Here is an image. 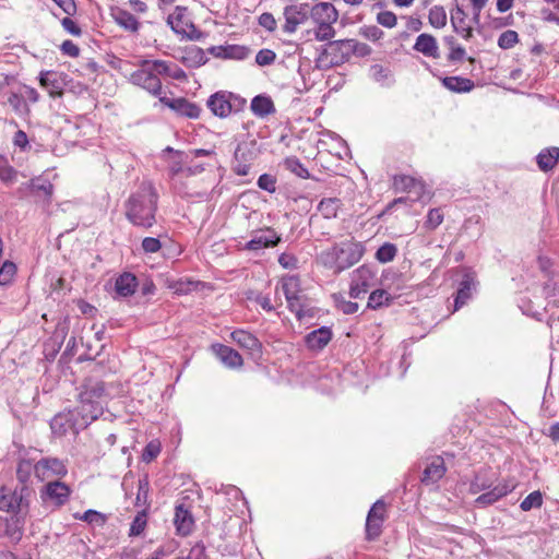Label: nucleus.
<instances>
[{
	"instance_id": "nucleus-1",
	"label": "nucleus",
	"mask_w": 559,
	"mask_h": 559,
	"mask_svg": "<svg viewBox=\"0 0 559 559\" xmlns=\"http://www.w3.org/2000/svg\"><path fill=\"white\" fill-rule=\"evenodd\" d=\"M158 193L152 182L143 181L124 203V215L135 227L148 229L156 224Z\"/></svg>"
},
{
	"instance_id": "nucleus-2",
	"label": "nucleus",
	"mask_w": 559,
	"mask_h": 559,
	"mask_svg": "<svg viewBox=\"0 0 559 559\" xmlns=\"http://www.w3.org/2000/svg\"><path fill=\"white\" fill-rule=\"evenodd\" d=\"M362 254L364 247L360 243L345 240L323 250L318 255V261L324 267L333 270L334 273H341L356 264Z\"/></svg>"
},
{
	"instance_id": "nucleus-3",
	"label": "nucleus",
	"mask_w": 559,
	"mask_h": 559,
	"mask_svg": "<svg viewBox=\"0 0 559 559\" xmlns=\"http://www.w3.org/2000/svg\"><path fill=\"white\" fill-rule=\"evenodd\" d=\"M393 189L395 192L404 191L407 193V195L394 199L390 204L386 205V212L397 204H408L417 201H425V186L423 182L415 180L413 177L405 175L395 176L393 179Z\"/></svg>"
},
{
	"instance_id": "nucleus-4",
	"label": "nucleus",
	"mask_w": 559,
	"mask_h": 559,
	"mask_svg": "<svg viewBox=\"0 0 559 559\" xmlns=\"http://www.w3.org/2000/svg\"><path fill=\"white\" fill-rule=\"evenodd\" d=\"M71 492V488L63 481H48L40 490V499L44 503L61 508L69 501Z\"/></svg>"
},
{
	"instance_id": "nucleus-5",
	"label": "nucleus",
	"mask_w": 559,
	"mask_h": 559,
	"mask_svg": "<svg viewBox=\"0 0 559 559\" xmlns=\"http://www.w3.org/2000/svg\"><path fill=\"white\" fill-rule=\"evenodd\" d=\"M353 49L361 56L370 52V48L367 45H353V40H334L328 44L324 53L332 56V62L337 64L347 60Z\"/></svg>"
},
{
	"instance_id": "nucleus-6",
	"label": "nucleus",
	"mask_w": 559,
	"mask_h": 559,
	"mask_svg": "<svg viewBox=\"0 0 559 559\" xmlns=\"http://www.w3.org/2000/svg\"><path fill=\"white\" fill-rule=\"evenodd\" d=\"M310 14L308 3L289 4L284 8L283 15L285 24L283 31L287 34H294L300 24H304Z\"/></svg>"
},
{
	"instance_id": "nucleus-7",
	"label": "nucleus",
	"mask_w": 559,
	"mask_h": 559,
	"mask_svg": "<svg viewBox=\"0 0 559 559\" xmlns=\"http://www.w3.org/2000/svg\"><path fill=\"white\" fill-rule=\"evenodd\" d=\"M20 192L33 197L35 202H50L53 192V185L46 178L37 177L23 183Z\"/></svg>"
},
{
	"instance_id": "nucleus-8",
	"label": "nucleus",
	"mask_w": 559,
	"mask_h": 559,
	"mask_svg": "<svg viewBox=\"0 0 559 559\" xmlns=\"http://www.w3.org/2000/svg\"><path fill=\"white\" fill-rule=\"evenodd\" d=\"M130 82L134 85L141 86L154 96H160L162 82L159 78L153 73L148 66L141 64V69L134 71L130 75Z\"/></svg>"
},
{
	"instance_id": "nucleus-9",
	"label": "nucleus",
	"mask_w": 559,
	"mask_h": 559,
	"mask_svg": "<svg viewBox=\"0 0 559 559\" xmlns=\"http://www.w3.org/2000/svg\"><path fill=\"white\" fill-rule=\"evenodd\" d=\"M35 476L45 480L50 476L64 477L68 474V468L64 462L58 457H44L34 464Z\"/></svg>"
},
{
	"instance_id": "nucleus-10",
	"label": "nucleus",
	"mask_w": 559,
	"mask_h": 559,
	"mask_svg": "<svg viewBox=\"0 0 559 559\" xmlns=\"http://www.w3.org/2000/svg\"><path fill=\"white\" fill-rule=\"evenodd\" d=\"M376 283L374 273L372 270L362 265L357 269L352 275V283L349 296L352 298H359L361 294H366Z\"/></svg>"
},
{
	"instance_id": "nucleus-11",
	"label": "nucleus",
	"mask_w": 559,
	"mask_h": 559,
	"mask_svg": "<svg viewBox=\"0 0 559 559\" xmlns=\"http://www.w3.org/2000/svg\"><path fill=\"white\" fill-rule=\"evenodd\" d=\"M159 102L182 117L197 119L201 114L200 106L185 97L169 98L167 96H159Z\"/></svg>"
},
{
	"instance_id": "nucleus-12",
	"label": "nucleus",
	"mask_w": 559,
	"mask_h": 559,
	"mask_svg": "<svg viewBox=\"0 0 559 559\" xmlns=\"http://www.w3.org/2000/svg\"><path fill=\"white\" fill-rule=\"evenodd\" d=\"M231 340L253 358L262 357V343L252 333L245 330H235L230 334Z\"/></svg>"
},
{
	"instance_id": "nucleus-13",
	"label": "nucleus",
	"mask_w": 559,
	"mask_h": 559,
	"mask_svg": "<svg viewBox=\"0 0 559 559\" xmlns=\"http://www.w3.org/2000/svg\"><path fill=\"white\" fill-rule=\"evenodd\" d=\"M231 93L219 91L211 95L206 102L207 108L211 112L219 118H226L233 112V105L230 104Z\"/></svg>"
},
{
	"instance_id": "nucleus-14",
	"label": "nucleus",
	"mask_w": 559,
	"mask_h": 559,
	"mask_svg": "<svg viewBox=\"0 0 559 559\" xmlns=\"http://www.w3.org/2000/svg\"><path fill=\"white\" fill-rule=\"evenodd\" d=\"M13 80V76L4 75L3 80L0 82V95L1 97H5V103L9 104L14 112L19 116H25L29 114V107L26 104L24 96L15 93L10 92L9 94L5 93L4 87L10 85L11 81Z\"/></svg>"
},
{
	"instance_id": "nucleus-15",
	"label": "nucleus",
	"mask_w": 559,
	"mask_h": 559,
	"mask_svg": "<svg viewBox=\"0 0 559 559\" xmlns=\"http://www.w3.org/2000/svg\"><path fill=\"white\" fill-rule=\"evenodd\" d=\"M33 493L34 490L28 485H20L12 489V514L28 515Z\"/></svg>"
},
{
	"instance_id": "nucleus-16",
	"label": "nucleus",
	"mask_w": 559,
	"mask_h": 559,
	"mask_svg": "<svg viewBox=\"0 0 559 559\" xmlns=\"http://www.w3.org/2000/svg\"><path fill=\"white\" fill-rule=\"evenodd\" d=\"M384 509V499L380 498L376 501L370 509L366 520V536L367 539L372 540L380 536L382 532L383 514L378 515L377 511Z\"/></svg>"
},
{
	"instance_id": "nucleus-17",
	"label": "nucleus",
	"mask_w": 559,
	"mask_h": 559,
	"mask_svg": "<svg viewBox=\"0 0 559 559\" xmlns=\"http://www.w3.org/2000/svg\"><path fill=\"white\" fill-rule=\"evenodd\" d=\"M212 352L224 366L230 369L240 368L243 365L241 355L234 348L224 344H213Z\"/></svg>"
},
{
	"instance_id": "nucleus-18",
	"label": "nucleus",
	"mask_w": 559,
	"mask_h": 559,
	"mask_svg": "<svg viewBox=\"0 0 559 559\" xmlns=\"http://www.w3.org/2000/svg\"><path fill=\"white\" fill-rule=\"evenodd\" d=\"M445 472L443 459L441 456H433L427 463L420 480L425 485H433L444 476Z\"/></svg>"
},
{
	"instance_id": "nucleus-19",
	"label": "nucleus",
	"mask_w": 559,
	"mask_h": 559,
	"mask_svg": "<svg viewBox=\"0 0 559 559\" xmlns=\"http://www.w3.org/2000/svg\"><path fill=\"white\" fill-rule=\"evenodd\" d=\"M174 524L177 533L181 536L189 535L194 527L193 515L183 503L177 504L175 508Z\"/></svg>"
},
{
	"instance_id": "nucleus-20",
	"label": "nucleus",
	"mask_w": 559,
	"mask_h": 559,
	"mask_svg": "<svg viewBox=\"0 0 559 559\" xmlns=\"http://www.w3.org/2000/svg\"><path fill=\"white\" fill-rule=\"evenodd\" d=\"M281 241V237L272 228L257 231L252 239L247 243L249 250H260L262 248L275 247Z\"/></svg>"
},
{
	"instance_id": "nucleus-21",
	"label": "nucleus",
	"mask_w": 559,
	"mask_h": 559,
	"mask_svg": "<svg viewBox=\"0 0 559 559\" xmlns=\"http://www.w3.org/2000/svg\"><path fill=\"white\" fill-rule=\"evenodd\" d=\"M332 331L328 326L313 330L305 336L308 349L313 352L322 350L332 340Z\"/></svg>"
},
{
	"instance_id": "nucleus-22",
	"label": "nucleus",
	"mask_w": 559,
	"mask_h": 559,
	"mask_svg": "<svg viewBox=\"0 0 559 559\" xmlns=\"http://www.w3.org/2000/svg\"><path fill=\"white\" fill-rule=\"evenodd\" d=\"M514 486L509 485L508 483H499L493 488L489 489L488 491L481 493L475 499V504L477 507H487L496 501H498L500 498L507 496L509 492L513 490Z\"/></svg>"
},
{
	"instance_id": "nucleus-23",
	"label": "nucleus",
	"mask_w": 559,
	"mask_h": 559,
	"mask_svg": "<svg viewBox=\"0 0 559 559\" xmlns=\"http://www.w3.org/2000/svg\"><path fill=\"white\" fill-rule=\"evenodd\" d=\"M310 15L316 23H335L338 19V12L330 2H319L310 7Z\"/></svg>"
},
{
	"instance_id": "nucleus-24",
	"label": "nucleus",
	"mask_w": 559,
	"mask_h": 559,
	"mask_svg": "<svg viewBox=\"0 0 559 559\" xmlns=\"http://www.w3.org/2000/svg\"><path fill=\"white\" fill-rule=\"evenodd\" d=\"M76 412L82 417V425L86 427L103 414V405L100 401H82L80 399V406Z\"/></svg>"
},
{
	"instance_id": "nucleus-25",
	"label": "nucleus",
	"mask_w": 559,
	"mask_h": 559,
	"mask_svg": "<svg viewBox=\"0 0 559 559\" xmlns=\"http://www.w3.org/2000/svg\"><path fill=\"white\" fill-rule=\"evenodd\" d=\"M27 515L11 514L5 519L4 534L14 543L21 540Z\"/></svg>"
},
{
	"instance_id": "nucleus-26",
	"label": "nucleus",
	"mask_w": 559,
	"mask_h": 559,
	"mask_svg": "<svg viewBox=\"0 0 559 559\" xmlns=\"http://www.w3.org/2000/svg\"><path fill=\"white\" fill-rule=\"evenodd\" d=\"M466 13L462 7H456L451 11V24L455 33L468 40L473 37V28L465 23Z\"/></svg>"
},
{
	"instance_id": "nucleus-27",
	"label": "nucleus",
	"mask_w": 559,
	"mask_h": 559,
	"mask_svg": "<svg viewBox=\"0 0 559 559\" xmlns=\"http://www.w3.org/2000/svg\"><path fill=\"white\" fill-rule=\"evenodd\" d=\"M138 286L139 281L136 276L130 272H123L117 277L115 282L116 293L120 297L124 298L132 296L135 293Z\"/></svg>"
},
{
	"instance_id": "nucleus-28",
	"label": "nucleus",
	"mask_w": 559,
	"mask_h": 559,
	"mask_svg": "<svg viewBox=\"0 0 559 559\" xmlns=\"http://www.w3.org/2000/svg\"><path fill=\"white\" fill-rule=\"evenodd\" d=\"M106 396V386L103 381L87 380L79 394V399L82 401L96 400L100 401Z\"/></svg>"
},
{
	"instance_id": "nucleus-29",
	"label": "nucleus",
	"mask_w": 559,
	"mask_h": 559,
	"mask_svg": "<svg viewBox=\"0 0 559 559\" xmlns=\"http://www.w3.org/2000/svg\"><path fill=\"white\" fill-rule=\"evenodd\" d=\"M476 282L472 274L466 273L464 274L455 297V310L460 309L463 305L467 302V300L472 296V290L475 289Z\"/></svg>"
},
{
	"instance_id": "nucleus-30",
	"label": "nucleus",
	"mask_w": 559,
	"mask_h": 559,
	"mask_svg": "<svg viewBox=\"0 0 559 559\" xmlns=\"http://www.w3.org/2000/svg\"><path fill=\"white\" fill-rule=\"evenodd\" d=\"M416 51L421 52L426 57L438 58L439 48L436 38L430 34H420L414 45Z\"/></svg>"
},
{
	"instance_id": "nucleus-31",
	"label": "nucleus",
	"mask_w": 559,
	"mask_h": 559,
	"mask_svg": "<svg viewBox=\"0 0 559 559\" xmlns=\"http://www.w3.org/2000/svg\"><path fill=\"white\" fill-rule=\"evenodd\" d=\"M251 111L260 118L273 115L276 109L270 96L257 95L252 98L250 104Z\"/></svg>"
},
{
	"instance_id": "nucleus-32",
	"label": "nucleus",
	"mask_w": 559,
	"mask_h": 559,
	"mask_svg": "<svg viewBox=\"0 0 559 559\" xmlns=\"http://www.w3.org/2000/svg\"><path fill=\"white\" fill-rule=\"evenodd\" d=\"M559 160V147L551 146L542 150L536 156L538 168L543 171H549L555 168Z\"/></svg>"
},
{
	"instance_id": "nucleus-33",
	"label": "nucleus",
	"mask_w": 559,
	"mask_h": 559,
	"mask_svg": "<svg viewBox=\"0 0 559 559\" xmlns=\"http://www.w3.org/2000/svg\"><path fill=\"white\" fill-rule=\"evenodd\" d=\"M204 50L198 46H191L186 48L181 62L188 68H200L207 62Z\"/></svg>"
},
{
	"instance_id": "nucleus-34",
	"label": "nucleus",
	"mask_w": 559,
	"mask_h": 559,
	"mask_svg": "<svg viewBox=\"0 0 559 559\" xmlns=\"http://www.w3.org/2000/svg\"><path fill=\"white\" fill-rule=\"evenodd\" d=\"M39 83L44 88L47 90L48 94L51 97L62 96L63 90L61 87L60 81L58 80L56 73H53L51 71L40 72Z\"/></svg>"
},
{
	"instance_id": "nucleus-35",
	"label": "nucleus",
	"mask_w": 559,
	"mask_h": 559,
	"mask_svg": "<svg viewBox=\"0 0 559 559\" xmlns=\"http://www.w3.org/2000/svg\"><path fill=\"white\" fill-rule=\"evenodd\" d=\"M187 10L186 7L177 5L175 7L174 13L167 17V24L170 26L171 31L178 35L186 33V22L189 21L186 17Z\"/></svg>"
},
{
	"instance_id": "nucleus-36",
	"label": "nucleus",
	"mask_w": 559,
	"mask_h": 559,
	"mask_svg": "<svg viewBox=\"0 0 559 559\" xmlns=\"http://www.w3.org/2000/svg\"><path fill=\"white\" fill-rule=\"evenodd\" d=\"M112 17L115 22L126 31L131 33H136L139 31L140 23L130 12L119 9L112 13Z\"/></svg>"
},
{
	"instance_id": "nucleus-37",
	"label": "nucleus",
	"mask_w": 559,
	"mask_h": 559,
	"mask_svg": "<svg viewBox=\"0 0 559 559\" xmlns=\"http://www.w3.org/2000/svg\"><path fill=\"white\" fill-rule=\"evenodd\" d=\"M442 83L448 90L456 93H466L474 87L472 80L461 76H447L442 80Z\"/></svg>"
},
{
	"instance_id": "nucleus-38",
	"label": "nucleus",
	"mask_w": 559,
	"mask_h": 559,
	"mask_svg": "<svg viewBox=\"0 0 559 559\" xmlns=\"http://www.w3.org/2000/svg\"><path fill=\"white\" fill-rule=\"evenodd\" d=\"M341 206V201L336 198L323 199L318 205V211L324 218H334Z\"/></svg>"
},
{
	"instance_id": "nucleus-39",
	"label": "nucleus",
	"mask_w": 559,
	"mask_h": 559,
	"mask_svg": "<svg viewBox=\"0 0 559 559\" xmlns=\"http://www.w3.org/2000/svg\"><path fill=\"white\" fill-rule=\"evenodd\" d=\"M148 491H150V483L147 476H144L138 480V493L135 498V506L144 507V509L148 510L150 501H148Z\"/></svg>"
},
{
	"instance_id": "nucleus-40",
	"label": "nucleus",
	"mask_w": 559,
	"mask_h": 559,
	"mask_svg": "<svg viewBox=\"0 0 559 559\" xmlns=\"http://www.w3.org/2000/svg\"><path fill=\"white\" fill-rule=\"evenodd\" d=\"M147 524V510L143 509L136 513L133 521L131 522L130 530H129V536L135 537L140 536Z\"/></svg>"
},
{
	"instance_id": "nucleus-41",
	"label": "nucleus",
	"mask_w": 559,
	"mask_h": 559,
	"mask_svg": "<svg viewBox=\"0 0 559 559\" xmlns=\"http://www.w3.org/2000/svg\"><path fill=\"white\" fill-rule=\"evenodd\" d=\"M429 23L432 27L442 28L447 25V12L441 5H433L428 14Z\"/></svg>"
},
{
	"instance_id": "nucleus-42",
	"label": "nucleus",
	"mask_w": 559,
	"mask_h": 559,
	"mask_svg": "<svg viewBox=\"0 0 559 559\" xmlns=\"http://www.w3.org/2000/svg\"><path fill=\"white\" fill-rule=\"evenodd\" d=\"M284 167L299 178L307 179L310 176L308 169L295 156L285 158Z\"/></svg>"
},
{
	"instance_id": "nucleus-43",
	"label": "nucleus",
	"mask_w": 559,
	"mask_h": 559,
	"mask_svg": "<svg viewBox=\"0 0 559 559\" xmlns=\"http://www.w3.org/2000/svg\"><path fill=\"white\" fill-rule=\"evenodd\" d=\"M75 519L87 522L88 524H94L97 526H104L107 522V516L104 513H100L96 510H87L82 515H75Z\"/></svg>"
},
{
	"instance_id": "nucleus-44",
	"label": "nucleus",
	"mask_w": 559,
	"mask_h": 559,
	"mask_svg": "<svg viewBox=\"0 0 559 559\" xmlns=\"http://www.w3.org/2000/svg\"><path fill=\"white\" fill-rule=\"evenodd\" d=\"M543 504V496L539 490H535L531 492L524 500L521 502L520 508L522 511H530L534 508H540Z\"/></svg>"
},
{
	"instance_id": "nucleus-45",
	"label": "nucleus",
	"mask_w": 559,
	"mask_h": 559,
	"mask_svg": "<svg viewBox=\"0 0 559 559\" xmlns=\"http://www.w3.org/2000/svg\"><path fill=\"white\" fill-rule=\"evenodd\" d=\"M34 465L29 460H21L16 467V478L21 485H27Z\"/></svg>"
},
{
	"instance_id": "nucleus-46",
	"label": "nucleus",
	"mask_w": 559,
	"mask_h": 559,
	"mask_svg": "<svg viewBox=\"0 0 559 559\" xmlns=\"http://www.w3.org/2000/svg\"><path fill=\"white\" fill-rule=\"evenodd\" d=\"M16 274V265L11 261H5L0 267V286L9 285Z\"/></svg>"
},
{
	"instance_id": "nucleus-47",
	"label": "nucleus",
	"mask_w": 559,
	"mask_h": 559,
	"mask_svg": "<svg viewBox=\"0 0 559 559\" xmlns=\"http://www.w3.org/2000/svg\"><path fill=\"white\" fill-rule=\"evenodd\" d=\"M298 285L299 281L296 277H289L283 282L282 288L285 295L286 301H290L296 297H299L298 294Z\"/></svg>"
},
{
	"instance_id": "nucleus-48",
	"label": "nucleus",
	"mask_w": 559,
	"mask_h": 559,
	"mask_svg": "<svg viewBox=\"0 0 559 559\" xmlns=\"http://www.w3.org/2000/svg\"><path fill=\"white\" fill-rule=\"evenodd\" d=\"M519 41V35L515 31L508 29L498 38V46L501 49H510Z\"/></svg>"
},
{
	"instance_id": "nucleus-49",
	"label": "nucleus",
	"mask_w": 559,
	"mask_h": 559,
	"mask_svg": "<svg viewBox=\"0 0 559 559\" xmlns=\"http://www.w3.org/2000/svg\"><path fill=\"white\" fill-rule=\"evenodd\" d=\"M492 483L486 479L480 473L476 474L471 483L469 490L472 493H478L491 488Z\"/></svg>"
},
{
	"instance_id": "nucleus-50",
	"label": "nucleus",
	"mask_w": 559,
	"mask_h": 559,
	"mask_svg": "<svg viewBox=\"0 0 559 559\" xmlns=\"http://www.w3.org/2000/svg\"><path fill=\"white\" fill-rule=\"evenodd\" d=\"M332 24L333 23H328V22L318 23V28L316 31V39L320 40V41L331 39L335 34V31L332 27Z\"/></svg>"
},
{
	"instance_id": "nucleus-51",
	"label": "nucleus",
	"mask_w": 559,
	"mask_h": 559,
	"mask_svg": "<svg viewBox=\"0 0 559 559\" xmlns=\"http://www.w3.org/2000/svg\"><path fill=\"white\" fill-rule=\"evenodd\" d=\"M12 489L2 487L0 489V511H5L12 514Z\"/></svg>"
},
{
	"instance_id": "nucleus-52",
	"label": "nucleus",
	"mask_w": 559,
	"mask_h": 559,
	"mask_svg": "<svg viewBox=\"0 0 559 559\" xmlns=\"http://www.w3.org/2000/svg\"><path fill=\"white\" fill-rule=\"evenodd\" d=\"M143 64L148 66L152 69L153 73H155L156 75H168V73L170 72V66L168 64V62L164 60H143Z\"/></svg>"
},
{
	"instance_id": "nucleus-53",
	"label": "nucleus",
	"mask_w": 559,
	"mask_h": 559,
	"mask_svg": "<svg viewBox=\"0 0 559 559\" xmlns=\"http://www.w3.org/2000/svg\"><path fill=\"white\" fill-rule=\"evenodd\" d=\"M67 420L68 419H67L66 415H62V414L56 415L50 421V428H51L52 432L56 435H59V436L66 435V432L68 430V428L66 426Z\"/></svg>"
},
{
	"instance_id": "nucleus-54",
	"label": "nucleus",
	"mask_w": 559,
	"mask_h": 559,
	"mask_svg": "<svg viewBox=\"0 0 559 559\" xmlns=\"http://www.w3.org/2000/svg\"><path fill=\"white\" fill-rule=\"evenodd\" d=\"M258 187L270 193H274L276 191V179L270 174H262L258 179Z\"/></svg>"
},
{
	"instance_id": "nucleus-55",
	"label": "nucleus",
	"mask_w": 559,
	"mask_h": 559,
	"mask_svg": "<svg viewBox=\"0 0 559 559\" xmlns=\"http://www.w3.org/2000/svg\"><path fill=\"white\" fill-rule=\"evenodd\" d=\"M276 59V53L271 49H261L255 55V62L261 66H270L272 64Z\"/></svg>"
},
{
	"instance_id": "nucleus-56",
	"label": "nucleus",
	"mask_w": 559,
	"mask_h": 559,
	"mask_svg": "<svg viewBox=\"0 0 559 559\" xmlns=\"http://www.w3.org/2000/svg\"><path fill=\"white\" fill-rule=\"evenodd\" d=\"M443 222V214L439 209H431L428 212L426 219V227L429 229H436Z\"/></svg>"
},
{
	"instance_id": "nucleus-57",
	"label": "nucleus",
	"mask_w": 559,
	"mask_h": 559,
	"mask_svg": "<svg viewBox=\"0 0 559 559\" xmlns=\"http://www.w3.org/2000/svg\"><path fill=\"white\" fill-rule=\"evenodd\" d=\"M160 452V445L159 443H156L154 441H151L148 442L144 450H143V453H142V459L144 462H151L152 460H154L155 457H157V455L159 454Z\"/></svg>"
},
{
	"instance_id": "nucleus-58",
	"label": "nucleus",
	"mask_w": 559,
	"mask_h": 559,
	"mask_svg": "<svg viewBox=\"0 0 559 559\" xmlns=\"http://www.w3.org/2000/svg\"><path fill=\"white\" fill-rule=\"evenodd\" d=\"M142 249L145 253H156L162 248V242L155 237H145L142 240Z\"/></svg>"
},
{
	"instance_id": "nucleus-59",
	"label": "nucleus",
	"mask_w": 559,
	"mask_h": 559,
	"mask_svg": "<svg viewBox=\"0 0 559 559\" xmlns=\"http://www.w3.org/2000/svg\"><path fill=\"white\" fill-rule=\"evenodd\" d=\"M384 304V289L378 288L374 289L368 299V308L370 309H378L382 307Z\"/></svg>"
},
{
	"instance_id": "nucleus-60",
	"label": "nucleus",
	"mask_w": 559,
	"mask_h": 559,
	"mask_svg": "<svg viewBox=\"0 0 559 559\" xmlns=\"http://www.w3.org/2000/svg\"><path fill=\"white\" fill-rule=\"evenodd\" d=\"M259 25L272 33L276 29V20L272 13L264 12L258 19Z\"/></svg>"
},
{
	"instance_id": "nucleus-61",
	"label": "nucleus",
	"mask_w": 559,
	"mask_h": 559,
	"mask_svg": "<svg viewBox=\"0 0 559 559\" xmlns=\"http://www.w3.org/2000/svg\"><path fill=\"white\" fill-rule=\"evenodd\" d=\"M243 47L237 45H229L224 47V55L222 58L225 59H242L245 57Z\"/></svg>"
},
{
	"instance_id": "nucleus-62",
	"label": "nucleus",
	"mask_w": 559,
	"mask_h": 559,
	"mask_svg": "<svg viewBox=\"0 0 559 559\" xmlns=\"http://www.w3.org/2000/svg\"><path fill=\"white\" fill-rule=\"evenodd\" d=\"M360 35L366 39L378 40L382 36V31L376 25H365L360 28Z\"/></svg>"
},
{
	"instance_id": "nucleus-63",
	"label": "nucleus",
	"mask_w": 559,
	"mask_h": 559,
	"mask_svg": "<svg viewBox=\"0 0 559 559\" xmlns=\"http://www.w3.org/2000/svg\"><path fill=\"white\" fill-rule=\"evenodd\" d=\"M337 308L345 314H353L358 311V304L335 297Z\"/></svg>"
},
{
	"instance_id": "nucleus-64",
	"label": "nucleus",
	"mask_w": 559,
	"mask_h": 559,
	"mask_svg": "<svg viewBox=\"0 0 559 559\" xmlns=\"http://www.w3.org/2000/svg\"><path fill=\"white\" fill-rule=\"evenodd\" d=\"M187 559H207L204 544L200 542L193 545L187 556Z\"/></svg>"
}]
</instances>
